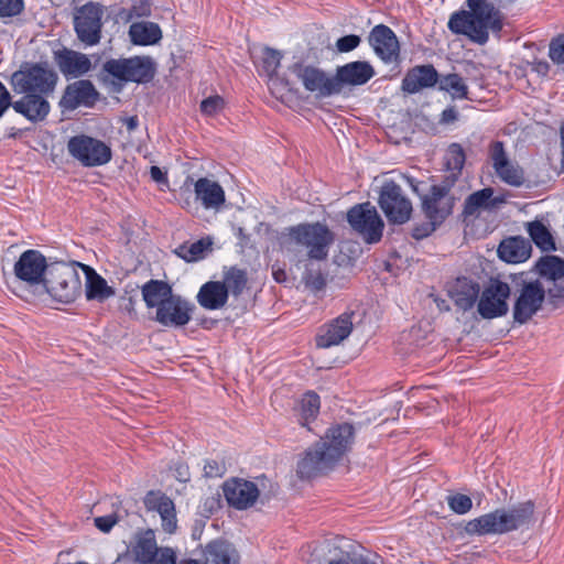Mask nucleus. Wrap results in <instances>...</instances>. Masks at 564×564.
I'll list each match as a JSON object with an SVG mask.
<instances>
[{
    "mask_svg": "<svg viewBox=\"0 0 564 564\" xmlns=\"http://www.w3.org/2000/svg\"><path fill=\"white\" fill-rule=\"evenodd\" d=\"M355 429L349 423L330 426L318 442L308 447L297 462L296 473L301 479L317 477L335 467L350 449Z\"/></svg>",
    "mask_w": 564,
    "mask_h": 564,
    "instance_id": "1",
    "label": "nucleus"
},
{
    "mask_svg": "<svg viewBox=\"0 0 564 564\" xmlns=\"http://www.w3.org/2000/svg\"><path fill=\"white\" fill-rule=\"evenodd\" d=\"M467 6L468 11L463 10L451 15L448 29L454 34L466 35L470 41L484 45L488 42L489 31H501V14L487 0H467Z\"/></svg>",
    "mask_w": 564,
    "mask_h": 564,
    "instance_id": "2",
    "label": "nucleus"
},
{
    "mask_svg": "<svg viewBox=\"0 0 564 564\" xmlns=\"http://www.w3.org/2000/svg\"><path fill=\"white\" fill-rule=\"evenodd\" d=\"M534 514L535 503L532 500L522 501L468 521L465 532L468 535H488L529 529L534 523Z\"/></svg>",
    "mask_w": 564,
    "mask_h": 564,
    "instance_id": "3",
    "label": "nucleus"
},
{
    "mask_svg": "<svg viewBox=\"0 0 564 564\" xmlns=\"http://www.w3.org/2000/svg\"><path fill=\"white\" fill-rule=\"evenodd\" d=\"M334 242V234L327 225L316 223H303L285 228L279 237V245L286 254L296 256L301 248L307 249L311 260L322 261L328 257V250Z\"/></svg>",
    "mask_w": 564,
    "mask_h": 564,
    "instance_id": "4",
    "label": "nucleus"
},
{
    "mask_svg": "<svg viewBox=\"0 0 564 564\" xmlns=\"http://www.w3.org/2000/svg\"><path fill=\"white\" fill-rule=\"evenodd\" d=\"M50 265L39 250L29 249L22 252L13 267V273L19 283L12 288V292L30 303L44 301L45 279Z\"/></svg>",
    "mask_w": 564,
    "mask_h": 564,
    "instance_id": "5",
    "label": "nucleus"
},
{
    "mask_svg": "<svg viewBox=\"0 0 564 564\" xmlns=\"http://www.w3.org/2000/svg\"><path fill=\"white\" fill-rule=\"evenodd\" d=\"M510 276L517 294L512 310L513 321L523 325L542 308L546 291L539 279H529L525 272Z\"/></svg>",
    "mask_w": 564,
    "mask_h": 564,
    "instance_id": "6",
    "label": "nucleus"
},
{
    "mask_svg": "<svg viewBox=\"0 0 564 564\" xmlns=\"http://www.w3.org/2000/svg\"><path fill=\"white\" fill-rule=\"evenodd\" d=\"M156 73V64L150 56H133L128 58H110L102 65L100 79L106 82L107 76L122 83L147 84Z\"/></svg>",
    "mask_w": 564,
    "mask_h": 564,
    "instance_id": "7",
    "label": "nucleus"
},
{
    "mask_svg": "<svg viewBox=\"0 0 564 564\" xmlns=\"http://www.w3.org/2000/svg\"><path fill=\"white\" fill-rule=\"evenodd\" d=\"M58 76L47 63L25 64L11 75L10 84L17 94L50 95L54 91Z\"/></svg>",
    "mask_w": 564,
    "mask_h": 564,
    "instance_id": "8",
    "label": "nucleus"
},
{
    "mask_svg": "<svg viewBox=\"0 0 564 564\" xmlns=\"http://www.w3.org/2000/svg\"><path fill=\"white\" fill-rule=\"evenodd\" d=\"M45 297L52 296L62 303H72L82 294V280L72 264L57 262L50 265L45 279Z\"/></svg>",
    "mask_w": 564,
    "mask_h": 564,
    "instance_id": "9",
    "label": "nucleus"
},
{
    "mask_svg": "<svg viewBox=\"0 0 564 564\" xmlns=\"http://www.w3.org/2000/svg\"><path fill=\"white\" fill-rule=\"evenodd\" d=\"M453 186V178H444L421 197V209L426 219L442 225L453 214L457 200L452 193Z\"/></svg>",
    "mask_w": 564,
    "mask_h": 564,
    "instance_id": "10",
    "label": "nucleus"
},
{
    "mask_svg": "<svg viewBox=\"0 0 564 564\" xmlns=\"http://www.w3.org/2000/svg\"><path fill=\"white\" fill-rule=\"evenodd\" d=\"M378 204L389 224L403 225L411 218L413 207L402 187L393 181L383 183Z\"/></svg>",
    "mask_w": 564,
    "mask_h": 564,
    "instance_id": "11",
    "label": "nucleus"
},
{
    "mask_svg": "<svg viewBox=\"0 0 564 564\" xmlns=\"http://www.w3.org/2000/svg\"><path fill=\"white\" fill-rule=\"evenodd\" d=\"M67 150L82 165L88 167L105 165L112 158V151L108 144L86 134L72 137L67 142Z\"/></svg>",
    "mask_w": 564,
    "mask_h": 564,
    "instance_id": "12",
    "label": "nucleus"
},
{
    "mask_svg": "<svg viewBox=\"0 0 564 564\" xmlns=\"http://www.w3.org/2000/svg\"><path fill=\"white\" fill-rule=\"evenodd\" d=\"M511 286L498 278H490L480 292L477 302L478 314L485 319H494L506 316L509 311L508 299Z\"/></svg>",
    "mask_w": 564,
    "mask_h": 564,
    "instance_id": "13",
    "label": "nucleus"
},
{
    "mask_svg": "<svg viewBox=\"0 0 564 564\" xmlns=\"http://www.w3.org/2000/svg\"><path fill=\"white\" fill-rule=\"evenodd\" d=\"M102 15V6L93 1L76 9L74 13V30L77 39L86 46H94L100 42Z\"/></svg>",
    "mask_w": 564,
    "mask_h": 564,
    "instance_id": "14",
    "label": "nucleus"
},
{
    "mask_svg": "<svg viewBox=\"0 0 564 564\" xmlns=\"http://www.w3.org/2000/svg\"><path fill=\"white\" fill-rule=\"evenodd\" d=\"M347 221L367 243H377L382 238L383 220L369 202L352 206L347 213Z\"/></svg>",
    "mask_w": 564,
    "mask_h": 564,
    "instance_id": "15",
    "label": "nucleus"
},
{
    "mask_svg": "<svg viewBox=\"0 0 564 564\" xmlns=\"http://www.w3.org/2000/svg\"><path fill=\"white\" fill-rule=\"evenodd\" d=\"M291 72L302 82L304 88L317 97H329L338 94L335 76H328L323 69L295 63Z\"/></svg>",
    "mask_w": 564,
    "mask_h": 564,
    "instance_id": "16",
    "label": "nucleus"
},
{
    "mask_svg": "<svg viewBox=\"0 0 564 564\" xmlns=\"http://www.w3.org/2000/svg\"><path fill=\"white\" fill-rule=\"evenodd\" d=\"M195 310L194 304L178 294L166 301L162 307L156 310L154 321L164 327H183L192 319Z\"/></svg>",
    "mask_w": 564,
    "mask_h": 564,
    "instance_id": "17",
    "label": "nucleus"
},
{
    "mask_svg": "<svg viewBox=\"0 0 564 564\" xmlns=\"http://www.w3.org/2000/svg\"><path fill=\"white\" fill-rule=\"evenodd\" d=\"M99 96L98 90L90 80L79 79L65 87L59 100V107L68 111L79 107L91 108L98 101Z\"/></svg>",
    "mask_w": 564,
    "mask_h": 564,
    "instance_id": "18",
    "label": "nucleus"
},
{
    "mask_svg": "<svg viewBox=\"0 0 564 564\" xmlns=\"http://www.w3.org/2000/svg\"><path fill=\"white\" fill-rule=\"evenodd\" d=\"M489 155L497 176L508 185L519 187L523 185L524 172L519 164L511 162L501 141H494L489 148Z\"/></svg>",
    "mask_w": 564,
    "mask_h": 564,
    "instance_id": "19",
    "label": "nucleus"
},
{
    "mask_svg": "<svg viewBox=\"0 0 564 564\" xmlns=\"http://www.w3.org/2000/svg\"><path fill=\"white\" fill-rule=\"evenodd\" d=\"M355 313L344 312L330 323L324 325L316 336V346L318 348H329L341 344L352 332V318Z\"/></svg>",
    "mask_w": 564,
    "mask_h": 564,
    "instance_id": "20",
    "label": "nucleus"
},
{
    "mask_svg": "<svg viewBox=\"0 0 564 564\" xmlns=\"http://www.w3.org/2000/svg\"><path fill=\"white\" fill-rule=\"evenodd\" d=\"M492 187H485L468 195L464 202L460 217L469 223L480 216L481 210H495L506 202L503 196H494Z\"/></svg>",
    "mask_w": 564,
    "mask_h": 564,
    "instance_id": "21",
    "label": "nucleus"
},
{
    "mask_svg": "<svg viewBox=\"0 0 564 564\" xmlns=\"http://www.w3.org/2000/svg\"><path fill=\"white\" fill-rule=\"evenodd\" d=\"M54 62L67 79L83 77L94 66L88 55L67 47L54 52Z\"/></svg>",
    "mask_w": 564,
    "mask_h": 564,
    "instance_id": "22",
    "label": "nucleus"
},
{
    "mask_svg": "<svg viewBox=\"0 0 564 564\" xmlns=\"http://www.w3.org/2000/svg\"><path fill=\"white\" fill-rule=\"evenodd\" d=\"M259 494L257 485L249 480L234 478L224 484V496L228 505L238 510L252 507Z\"/></svg>",
    "mask_w": 564,
    "mask_h": 564,
    "instance_id": "23",
    "label": "nucleus"
},
{
    "mask_svg": "<svg viewBox=\"0 0 564 564\" xmlns=\"http://www.w3.org/2000/svg\"><path fill=\"white\" fill-rule=\"evenodd\" d=\"M368 41L375 53L386 63L398 59L400 44L395 33L384 24L376 25L369 33Z\"/></svg>",
    "mask_w": 564,
    "mask_h": 564,
    "instance_id": "24",
    "label": "nucleus"
},
{
    "mask_svg": "<svg viewBox=\"0 0 564 564\" xmlns=\"http://www.w3.org/2000/svg\"><path fill=\"white\" fill-rule=\"evenodd\" d=\"M376 72L372 65L366 61H356L338 66L335 74L338 94L344 86H361L368 83Z\"/></svg>",
    "mask_w": 564,
    "mask_h": 564,
    "instance_id": "25",
    "label": "nucleus"
},
{
    "mask_svg": "<svg viewBox=\"0 0 564 564\" xmlns=\"http://www.w3.org/2000/svg\"><path fill=\"white\" fill-rule=\"evenodd\" d=\"M143 502L149 511H156L160 514L165 532L173 533L176 530L175 505L170 497L160 491H149Z\"/></svg>",
    "mask_w": 564,
    "mask_h": 564,
    "instance_id": "26",
    "label": "nucleus"
},
{
    "mask_svg": "<svg viewBox=\"0 0 564 564\" xmlns=\"http://www.w3.org/2000/svg\"><path fill=\"white\" fill-rule=\"evenodd\" d=\"M438 76L432 64L414 66L403 77L401 89L408 94H416L422 89L434 87L438 82Z\"/></svg>",
    "mask_w": 564,
    "mask_h": 564,
    "instance_id": "27",
    "label": "nucleus"
},
{
    "mask_svg": "<svg viewBox=\"0 0 564 564\" xmlns=\"http://www.w3.org/2000/svg\"><path fill=\"white\" fill-rule=\"evenodd\" d=\"M24 96L17 100H11L13 110L32 122L43 121L50 113V102L47 95L23 93Z\"/></svg>",
    "mask_w": 564,
    "mask_h": 564,
    "instance_id": "28",
    "label": "nucleus"
},
{
    "mask_svg": "<svg viewBox=\"0 0 564 564\" xmlns=\"http://www.w3.org/2000/svg\"><path fill=\"white\" fill-rule=\"evenodd\" d=\"M449 295L457 308L467 312L478 302L480 285L473 279L462 276L454 282Z\"/></svg>",
    "mask_w": 564,
    "mask_h": 564,
    "instance_id": "29",
    "label": "nucleus"
},
{
    "mask_svg": "<svg viewBox=\"0 0 564 564\" xmlns=\"http://www.w3.org/2000/svg\"><path fill=\"white\" fill-rule=\"evenodd\" d=\"M532 252L531 240L521 236L508 237L498 247V256L508 263H521L528 260Z\"/></svg>",
    "mask_w": 564,
    "mask_h": 564,
    "instance_id": "30",
    "label": "nucleus"
},
{
    "mask_svg": "<svg viewBox=\"0 0 564 564\" xmlns=\"http://www.w3.org/2000/svg\"><path fill=\"white\" fill-rule=\"evenodd\" d=\"M198 304L209 311L223 308L228 301V290L220 281H208L197 293Z\"/></svg>",
    "mask_w": 564,
    "mask_h": 564,
    "instance_id": "31",
    "label": "nucleus"
},
{
    "mask_svg": "<svg viewBox=\"0 0 564 564\" xmlns=\"http://www.w3.org/2000/svg\"><path fill=\"white\" fill-rule=\"evenodd\" d=\"M85 273V292L87 300L104 302L115 295L113 288L107 284V281L99 275L91 267L83 263H76Z\"/></svg>",
    "mask_w": 564,
    "mask_h": 564,
    "instance_id": "32",
    "label": "nucleus"
},
{
    "mask_svg": "<svg viewBox=\"0 0 564 564\" xmlns=\"http://www.w3.org/2000/svg\"><path fill=\"white\" fill-rule=\"evenodd\" d=\"M194 189L196 199L199 200L206 209H218L225 203V192L215 181L202 177L195 183Z\"/></svg>",
    "mask_w": 564,
    "mask_h": 564,
    "instance_id": "33",
    "label": "nucleus"
},
{
    "mask_svg": "<svg viewBox=\"0 0 564 564\" xmlns=\"http://www.w3.org/2000/svg\"><path fill=\"white\" fill-rule=\"evenodd\" d=\"M141 294L148 308L159 310L174 293L167 282L151 279L141 286Z\"/></svg>",
    "mask_w": 564,
    "mask_h": 564,
    "instance_id": "34",
    "label": "nucleus"
},
{
    "mask_svg": "<svg viewBox=\"0 0 564 564\" xmlns=\"http://www.w3.org/2000/svg\"><path fill=\"white\" fill-rule=\"evenodd\" d=\"M131 550L137 562L148 564L154 560L161 549L158 547L154 531L148 529L135 535Z\"/></svg>",
    "mask_w": 564,
    "mask_h": 564,
    "instance_id": "35",
    "label": "nucleus"
},
{
    "mask_svg": "<svg viewBox=\"0 0 564 564\" xmlns=\"http://www.w3.org/2000/svg\"><path fill=\"white\" fill-rule=\"evenodd\" d=\"M129 36L135 45H153L162 39V31L154 22H135L129 28Z\"/></svg>",
    "mask_w": 564,
    "mask_h": 564,
    "instance_id": "36",
    "label": "nucleus"
},
{
    "mask_svg": "<svg viewBox=\"0 0 564 564\" xmlns=\"http://www.w3.org/2000/svg\"><path fill=\"white\" fill-rule=\"evenodd\" d=\"M207 561L210 564H239L237 550L225 541H213L207 545Z\"/></svg>",
    "mask_w": 564,
    "mask_h": 564,
    "instance_id": "37",
    "label": "nucleus"
},
{
    "mask_svg": "<svg viewBox=\"0 0 564 564\" xmlns=\"http://www.w3.org/2000/svg\"><path fill=\"white\" fill-rule=\"evenodd\" d=\"M535 272L551 281H558L564 278V259L557 256H543L534 264Z\"/></svg>",
    "mask_w": 564,
    "mask_h": 564,
    "instance_id": "38",
    "label": "nucleus"
},
{
    "mask_svg": "<svg viewBox=\"0 0 564 564\" xmlns=\"http://www.w3.org/2000/svg\"><path fill=\"white\" fill-rule=\"evenodd\" d=\"M438 89L446 91L453 99H468V86L457 73L438 76Z\"/></svg>",
    "mask_w": 564,
    "mask_h": 564,
    "instance_id": "39",
    "label": "nucleus"
},
{
    "mask_svg": "<svg viewBox=\"0 0 564 564\" xmlns=\"http://www.w3.org/2000/svg\"><path fill=\"white\" fill-rule=\"evenodd\" d=\"M466 161L465 151L458 143H452L445 153V165L448 174L444 178H453V185L462 173Z\"/></svg>",
    "mask_w": 564,
    "mask_h": 564,
    "instance_id": "40",
    "label": "nucleus"
},
{
    "mask_svg": "<svg viewBox=\"0 0 564 564\" xmlns=\"http://www.w3.org/2000/svg\"><path fill=\"white\" fill-rule=\"evenodd\" d=\"M319 397L312 391L306 392L299 402V423L302 426H308L319 413Z\"/></svg>",
    "mask_w": 564,
    "mask_h": 564,
    "instance_id": "41",
    "label": "nucleus"
},
{
    "mask_svg": "<svg viewBox=\"0 0 564 564\" xmlns=\"http://www.w3.org/2000/svg\"><path fill=\"white\" fill-rule=\"evenodd\" d=\"M528 234L531 240L543 251L555 250V242L549 229L540 221L528 224Z\"/></svg>",
    "mask_w": 564,
    "mask_h": 564,
    "instance_id": "42",
    "label": "nucleus"
},
{
    "mask_svg": "<svg viewBox=\"0 0 564 564\" xmlns=\"http://www.w3.org/2000/svg\"><path fill=\"white\" fill-rule=\"evenodd\" d=\"M247 282V272L236 267H231L224 273V280L221 283L226 285L228 294L231 293L235 296H239L243 292Z\"/></svg>",
    "mask_w": 564,
    "mask_h": 564,
    "instance_id": "43",
    "label": "nucleus"
},
{
    "mask_svg": "<svg viewBox=\"0 0 564 564\" xmlns=\"http://www.w3.org/2000/svg\"><path fill=\"white\" fill-rule=\"evenodd\" d=\"M282 54L278 50L271 47H264L262 51L261 63H260V72L267 75L268 77H272L281 63Z\"/></svg>",
    "mask_w": 564,
    "mask_h": 564,
    "instance_id": "44",
    "label": "nucleus"
},
{
    "mask_svg": "<svg viewBox=\"0 0 564 564\" xmlns=\"http://www.w3.org/2000/svg\"><path fill=\"white\" fill-rule=\"evenodd\" d=\"M212 245L205 239L197 240L189 246L182 245L176 249V254L187 262L196 261L202 258L204 251Z\"/></svg>",
    "mask_w": 564,
    "mask_h": 564,
    "instance_id": "45",
    "label": "nucleus"
},
{
    "mask_svg": "<svg viewBox=\"0 0 564 564\" xmlns=\"http://www.w3.org/2000/svg\"><path fill=\"white\" fill-rule=\"evenodd\" d=\"M302 282L306 289L318 292L326 286V276L319 269L315 270L307 264L302 276Z\"/></svg>",
    "mask_w": 564,
    "mask_h": 564,
    "instance_id": "46",
    "label": "nucleus"
},
{
    "mask_svg": "<svg viewBox=\"0 0 564 564\" xmlns=\"http://www.w3.org/2000/svg\"><path fill=\"white\" fill-rule=\"evenodd\" d=\"M449 509L457 514H465L473 508V501L469 496L455 494L447 497Z\"/></svg>",
    "mask_w": 564,
    "mask_h": 564,
    "instance_id": "47",
    "label": "nucleus"
},
{
    "mask_svg": "<svg viewBox=\"0 0 564 564\" xmlns=\"http://www.w3.org/2000/svg\"><path fill=\"white\" fill-rule=\"evenodd\" d=\"M553 285L545 289L546 299L554 307L564 304V282L562 280L552 281Z\"/></svg>",
    "mask_w": 564,
    "mask_h": 564,
    "instance_id": "48",
    "label": "nucleus"
},
{
    "mask_svg": "<svg viewBox=\"0 0 564 564\" xmlns=\"http://www.w3.org/2000/svg\"><path fill=\"white\" fill-rule=\"evenodd\" d=\"M23 9V0H0V18L17 17Z\"/></svg>",
    "mask_w": 564,
    "mask_h": 564,
    "instance_id": "49",
    "label": "nucleus"
},
{
    "mask_svg": "<svg viewBox=\"0 0 564 564\" xmlns=\"http://www.w3.org/2000/svg\"><path fill=\"white\" fill-rule=\"evenodd\" d=\"M549 56L556 64H564V34L554 37L549 46Z\"/></svg>",
    "mask_w": 564,
    "mask_h": 564,
    "instance_id": "50",
    "label": "nucleus"
},
{
    "mask_svg": "<svg viewBox=\"0 0 564 564\" xmlns=\"http://www.w3.org/2000/svg\"><path fill=\"white\" fill-rule=\"evenodd\" d=\"M225 101L218 96H210L200 102V111L204 115L213 116L218 113L224 108Z\"/></svg>",
    "mask_w": 564,
    "mask_h": 564,
    "instance_id": "51",
    "label": "nucleus"
},
{
    "mask_svg": "<svg viewBox=\"0 0 564 564\" xmlns=\"http://www.w3.org/2000/svg\"><path fill=\"white\" fill-rule=\"evenodd\" d=\"M204 476L207 478L223 477L226 473V465L218 459H207L203 467Z\"/></svg>",
    "mask_w": 564,
    "mask_h": 564,
    "instance_id": "52",
    "label": "nucleus"
},
{
    "mask_svg": "<svg viewBox=\"0 0 564 564\" xmlns=\"http://www.w3.org/2000/svg\"><path fill=\"white\" fill-rule=\"evenodd\" d=\"M441 225L435 223L433 219H427V221L415 225L412 229V237L416 240L424 239L433 234Z\"/></svg>",
    "mask_w": 564,
    "mask_h": 564,
    "instance_id": "53",
    "label": "nucleus"
},
{
    "mask_svg": "<svg viewBox=\"0 0 564 564\" xmlns=\"http://www.w3.org/2000/svg\"><path fill=\"white\" fill-rule=\"evenodd\" d=\"M361 39L359 35L349 34L339 37L336 41V48L340 53H348L359 46Z\"/></svg>",
    "mask_w": 564,
    "mask_h": 564,
    "instance_id": "54",
    "label": "nucleus"
},
{
    "mask_svg": "<svg viewBox=\"0 0 564 564\" xmlns=\"http://www.w3.org/2000/svg\"><path fill=\"white\" fill-rule=\"evenodd\" d=\"M95 525L101 532H109L113 525L118 522V517L116 514H108L104 517L95 518Z\"/></svg>",
    "mask_w": 564,
    "mask_h": 564,
    "instance_id": "55",
    "label": "nucleus"
},
{
    "mask_svg": "<svg viewBox=\"0 0 564 564\" xmlns=\"http://www.w3.org/2000/svg\"><path fill=\"white\" fill-rule=\"evenodd\" d=\"M176 556L171 547H162L149 564H175Z\"/></svg>",
    "mask_w": 564,
    "mask_h": 564,
    "instance_id": "56",
    "label": "nucleus"
},
{
    "mask_svg": "<svg viewBox=\"0 0 564 564\" xmlns=\"http://www.w3.org/2000/svg\"><path fill=\"white\" fill-rule=\"evenodd\" d=\"M328 564H378L364 555L349 556L347 558L333 560Z\"/></svg>",
    "mask_w": 564,
    "mask_h": 564,
    "instance_id": "57",
    "label": "nucleus"
},
{
    "mask_svg": "<svg viewBox=\"0 0 564 564\" xmlns=\"http://www.w3.org/2000/svg\"><path fill=\"white\" fill-rule=\"evenodd\" d=\"M459 113L455 106H449L441 113L440 123L452 124L458 120Z\"/></svg>",
    "mask_w": 564,
    "mask_h": 564,
    "instance_id": "58",
    "label": "nucleus"
},
{
    "mask_svg": "<svg viewBox=\"0 0 564 564\" xmlns=\"http://www.w3.org/2000/svg\"><path fill=\"white\" fill-rule=\"evenodd\" d=\"M11 106V95L0 80V118Z\"/></svg>",
    "mask_w": 564,
    "mask_h": 564,
    "instance_id": "59",
    "label": "nucleus"
},
{
    "mask_svg": "<svg viewBox=\"0 0 564 564\" xmlns=\"http://www.w3.org/2000/svg\"><path fill=\"white\" fill-rule=\"evenodd\" d=\"M531 70L541 77H546L550 72V64L546 61L535 59L531 63Z\"/></svg>",
    "mask_w": 564,
    "mask_h": 564,
    "instance_id": "60",
    "label": "nucleus"
},
{
    "mask_svg": "<svg viewBox=\"0 0 564 564\" xmlns=\"http://www.w3.org/2000/svg\"><path fill=\"white\" fill-rule=\"evenodd\" d=\"M150 175H151V178L153 181H155L156 183H166L167 182L166 174L164 172H162V170L159 166H155V165L151 166Z\"/></svg>",
    "mask_w": 564,
    "mask_h": 564,
    "instance_id": "61",
    "label": "nucleus"
},
{
    "mask_svg": "<svg viewBox=\"0 0 564 564\" xmlns=\"http://www.w3.org/2000/svg\"><path fill=\"white\" fill-rule=\"evenodd\" d=\"M177 478L178 480L181 481H187L188 478H189V475H188V471H187V468L186 467H182L180 466L177 469Z\"/></svg>",
    "mask_w": 564,
    "mask_h": 564,
    "instance_id": "62",
    "label": "nucleus"
},
{
    "mask_svg": "<svg viewBox=\"0 0 564 564\" xmlns=\"http://www.w3.org/2000/svg\"><path fill=\"white\" fill-rule=\"evenodd\" d=\"M139 124V120H138V117L133 116V117H129L128 119H126V126L128 128V130L132 131L134 130Z\"/></svg>",
    "mask_w": 564,
    "mask_h": 564,
    "instance_id": "63",
    "label": "nucleus"
},
{
    "mask_svg": "<svg viewBox=\"0 0 564 564\" xmlns=\"http://www.w3.org/2000/svg\"><path fill=\"white\" fill-rule=\"evenodd\" d=\"M562 162L564 163V122L561 126Z\"/></svg>",
    "mask_w": 564,
    "mask_h": 564,
    "instance_id": "64",
    "label": "nucleus"
}]
</instances>
